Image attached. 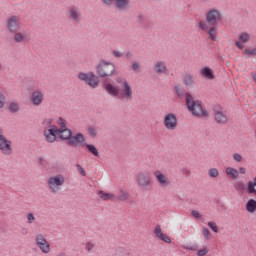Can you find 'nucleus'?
Masks as SVG:
<instances>
[{"label":"nucleus","instance_id":"f257e3e1","mask_svg":"<svg viewBox=\"0 0 256 256\" xmlns=\"http://www.w3.org/2000/svg\"><path fill=\"white\" fill-rule=\"evenodd\" d=\"M116 83L121 85V89L110 82H104L103 89H105L106 93L110 95V97H120L121 99L131 101V99H133V87H131L129 81L119 76L116 78Z\"/></svg>","mask_w":256,"mask_h":256},{"label":"nucleus","instance_id":"f03ea898","mask_svg":"<svg viewBox=\"0 0 256 256\" xmlns=\"http://www.w3.org/2000/svg\"><path fill=\"white\" fill-rule=\"evenodd\" d=\"M186 105L195 117H209V112L203 108L201 101H195L189 93L186 94Z\"/></svg>","mask_w":256,"mask_h":256},{"label":"nucleus","instance_id":"7ed1b4c3","mask_svg":"<svg viewBox=\"0 0 256 256\" xmlns=\"http://www.w3.org/2000/svg\"><path fill=\"white\" fill-rule=\"evenodd\" d=\"M96 75H99L101 79L105 77H113L117 75V70L113 62H107L104 59L100 60L99 63L95 66Z\"/></svg>","mask_w":256,"mask_h":256},{"label":"nucleus","instance_id":"20e7f679","mask_svg":"<svg viewBox=\"0 0 256 256\" xmlns=\"http://www.w3.org/2000/svg\"><path fill=\"white\" fill-rule=\"evenodd\" d=\"M48 189L51 193H59L61 191V187L65 185V176L62 174H58L56 176H52L47 180Z\"/></svg>","mask_w":256,"mask_h":256},{"label":"nucleus","instance_id":"39448f33","mask_svg":"<svg viewBox=\"0 0 256 256\" xmlns=\"http://www.w3.org/2000/svg\"><path fill=\"white\" fill-rule=\"evenodd\" d=\"M78 79H80V81H84V83L89 85L92 89H97V87H99V77H97L94 72H80L78 74Z\"/></svg>","mask_w":256,"mask_h":256},{"label":"nucleus","instance_id":"423d86ee","mask_svg":"<svg viewBox=\"0 0 256 256\" xmlns=\"http://www.w3.org/2000/svg\"><path fill=\"white\" fill-rule=\"evenodd\" d=\"M223 19V14L218 9L212 8L206 14V23L211 27H217Z\"/></svg>","mask_w":256,"mask_h":256},{"label":"nucleus","instance_id":"0eeeda50","mask_svg":"<svg viewBox=\"0 0 256 256\" xmlns=\"http://www.w3.org/2000/svg\"><path fill=\"white\" fill-rule=\"evenodd\" d=\"M136 182L142 191H147L151 185V176L149 175V172H139L136 176Z\"/></svg>","mask_w":256,"mask_h":256},{"label":"nucleus","instance_id":"6e6552de","mask_svg":"<svg viewBox=\"0 0 256 256\" xmlns=\"http://www.w3.org/2000/svg\"><path fill=\"white\" fill-rule=\"evenodd\" d=\"M35 243L37 247H39L40 251H42V253H51V244H49V242L47 241V236H45L44 234H37L35 237Z\"/></svg>","mask_w":256,"mask_h":256},{"label":"nucleus","instance_id":"1a4fd4ad","mask_svg":"<svg viewBox=\"0 0 256 256\" xmlns=\"http://www.w3.org/2000/svg\"><path fill=\"white\" fill-rule=\"evenodd\" d=\"M6 27L9 33H17V31H21V19L19 16H10L6 21Z\"/></svg>","mask_w":256,"mask_h":256},{"label":"nucleus","instance_id":"9d476101","mask_svg":"<svg viewBox=\"0 0 256 256\" xmlns=\"http://www.w3.org/2000/svg\"><path fill=\"white\" fill-rule=\"evenodd\" d=\"M0 153L6 157L13 155L12 142L5 135L0 137Z\"/></svg>","mask_w":256,"mask_h":256},{"label":"nucleus","instance_id":"9b49d317","mask_svg":"<svg viewBox=\"0 0 256 256\" xmlns=\"http://www.w3.org/2000/svg\"><path fill=\"white\" fill-rule=\"evenodd\" d=\"M66 17L69 21H72V23H81V21H83V14L77 6H72L66 13Z\"/></svg>","mask_w":256,"mask_h":256},{"label":"nucleus","instance_id":"f8f14e48","mask_svg":"<svg viewBox=\"0 0 256 256\" xmlns=\"http://www.w3.org/2000/svg\"><path fill=\"white\" fill-rule=\"evenodd\" d=\"M163 125L168 131H175L177 129L178 121L177 115L174 113H168L164 116Z\"/></svg>","mask_w":256,"mask_h":256},{"label":"nucleus","instance_id":"ddd939ff","mask_svg":"<svg viewBox=\"0 0 256 256\" xmlns=\"http://www.w3.org/2000/svg\"><path fill=\"white\" fill-rule=\"evenodd\" d=\"M43 135L47 143H55L57 141V135H59V130L57 129V126H51L49 129H44Z\"/></svg>","mask_w":256,"mask_h":256},{"label":"nucleus","instance_id":"4468645a","mask_svg":"<svg viewBox=\"0 0 256 256\" xmlns=\"http://www.w3.org/2000/svg\"><path fill=\"white\" fill-rule=\"evenodd\" d=\"M30 101L35 107H39L45 101V94L41 89H37L32 92Z\"/></svg>","mask_w":256,"mask_h":256},{"label":"nucleus","instance_id":"2eb2a0df","mask_svg":"<svg viewBox=\"0 0 256 256\" xmlns=\"http://www.w3.org/2000/svg\"><path fill=\"white\" fill-rule=\"evenodd\" d=\"M83 143H85V136L83 133H77L75 136L72 135L67 141V145H69V147H77V145H81V147H83V145H85Z\"/></svg>","mask_w":256,"mask_h":256},{"label":"nucleus","instance_id":"dca6fc26","mask_svg":"<svg viewBox=\"0 0 256 256\" xmlns=\"http://www.w3.org/2000/svg\"><path fill=\"white\" fill-rule=\"evenodd\" d=\"M113 1H115V5L119 11H125L129 7V3H131V0H102V3L111 6Z\"/></svg>","mask_w":256,"mask_h":256},{"label":"nucleus","instance_id":"f3484780","mask_svg":"<svg viewBox=\"0 0 256 256\" xmlns=\"http://www.w3.org/2000/svg\"><path fill=\"white\" fill-rule=\"evenodd\" d=\"M154 177H155L157 183H159V185H161V187H169V185H171V182L169 181V177H167V175H164L159 170H156L154 172Z\"/></svg>","mask_w":256,"mask_h":256},{"label":"nucleus","instance_id":"a211bd4d","mask_svg":"<svg viewBox=\"0 0 256 256\" xmlns=\"http://www.w3.org/2000/svg\"><path fill=\"white\" fill-rule=\"evenodd\" d=\"M154 71L158 75H165L167 73V64L164 61H156L154 64Z\"/></svg>","mask_w":256,"mask_h":256},{"label":"nucleus","instance_id":"6ab92c4d","mask_svg":"<svg viewBox=\"0 0 256 256\" xmlns=\"http://www.w3.org/2000/svg\"><path fill=\"white\" fill-rule=\"evenodd\" d=\"M154 233L160 241H164V243H171V238L163 233V230H161V225H157L155 227Z\"/></svg>","mask_w":256,"mask_h":256},{"label":"nucleus","instance_id":"aec40b11","mask_svg":"<svg viewBox=\"0 0 256 256\" xmlns=\"http://www.w3.org/2000/svg\"><path fill=\"white\" fill-rule=\"evenodd\" d=\"M12 35H14L15 43H23L27 39V32L25 30L12 32Z\"/></svg>","mask_w":256,"mask_h":256},{"label":"nucleus","instance_id":"412c9836","mask_svg":"<svg viewBox=\"0 0 256 256\" xmlns=\"http://www.w3.org/2000/svg\"><path fill=\"white\" fill-rule=\"evenodd\" d=\"M214 119L219 125H225L227 123V116L221 111L214 112Z\"/></svg>","mask_w":256,"mask_h":256},{"label":"nucleus","instance_id":"4be33fe9","mask_svg":"<svg viewBox=\"0 0 256 256\" xmlns=\"http://www.w3.org/2000/svg\"><path fill=\"white\" fill-rule=\"evenodd\" d=\"M59 139L62 141H69L71 139V136L73 135V132L71 129L66 128L65 130H58Z\"/></svg>","mask_w":256,"mask_h":256},{"label":"nucleus","instance_id":"5701e85b","mask_svg":"<svg viewBox=\"0 0 256 256\" xmlns=\"http://www.w3.org/2000/svg\"><path fill=\"white\" fill-rule=\"evenodd\" d=\"M200 73H201L202 77H205L206 79H210V81L215 79V75L213 74V70H211V68H209L207 66L202 68Z\"/></svg>","mask_w":256,"mask_h":256},{"label":"nucleus","instance_id":"b1692460","mask_svg":"<svg viewBox=\"0 0 256 256\" xmlns=\"http://www.w3.org/2000/svg\"><path fill=\"white\" fill-rule=\"evenodd\" d=\"M99 198L104 201H113L115 199V194L113 193H105L103 190L98 192Z\"/></svg>","mask_w":256,"mask_h":256},{"label":"nucleus","instance_id":"393cba45","mask_svg":"<svg viewBox=\"0 0 256 256\" xmlns=\"http://www.w3.org/2000/svg\"><path fill=\"white\" fill-rule=\"evenodd\" d=\"M247 193H249V195H256V176L254 177L253 181L248 182Z\"/></svg>","mask_w":256,"mask_h":256},{"label":"nucleus","instance_id":"a878e982","mask_svg":"<svg viewBox=\"0 0 256 256\" xmlns=\"http://www.w3.org/2000/svg\"><path fill=\"white\" fill-rule=\"evenodd\" d=\"M246 211L248 213H255L256 212V200L255 199H250L246 203Z\"/></svg>","mask_w":256,"mask_h":256},{"label":"nucleus","instance_id":"bb28decb","mask_svg":"<svg viewBox=\"0 0 256 256\" xmlns=\"http://www.w3.org/2000/svg\"><path fill=\"white\" fill-rule=\"evenodd\" d=\"M118 201H128L129 200V192H127V190H124L122 188L119 189L118 192V197H117Z\"/></svg>","mask_w":256,"mask_h":256},{"label":"nucleus","instance_id":"cd10ccee","mask_svg":"<svg viewBox=\"0 0 256 256\" xmlns=\"http://www.w3.org/2000/svg\"><path fill=\"white\" fill-rule=\"evenodd\" d=\"M183 83L186 87H191L195 83V78L191 74H185L183 77Z\"/></svg>","mask_w":256,"mask_h":256},{"label":"nucleus","instance_id":"c85d7f7f","mask_svg":"<svg viewBox=\"0 0 256 256\" xmlns=\"http://www.w3.org/2000/svg\"><path fill=\"white\" fill-rule=\"evenodd\" d=\"M226 174L232 179H237V177H239V171L233 167H227Z\"/></svg>","mask_w":256,"mask_h":256},{"label":"nucleus","instance_id":"c756f323","mask_svg":"<svg viewBox=\"0 0 256 256\" xmlns=\"http://www.w3.org/2000/svg\"><path fill=\"white\" fill-rule=\"evenodd\" d=\"M208 35H209L210 41H216L217 40V26H212L208 30Z\"/></svg>","mask_w":256,"mask_h":256},{"label":"nucleus","instance_id":"7c9ffc66","mask_svg":"<svg viewBox=\"0 0 256 256\" xmlns=\"http://www.w3.org/2000/svg\"><path fill=\"white\" fill-rule=\"evenodd\" d=\"M174 90L176 91V95L179 99H182V97H185V89L181 86V84H178L174 87Z\"/></svg>","mask_w":256,"mask_h":256},{"label":"nucleus","instance_id":"2f4dec72","mask_svg":"<svg viewBox=\"0 0 256 256\" xmlns=\"http://www.w3.org/2000/svg\"><path fill=\"white\" fill-rule=\"evenodd\" d=\"M250 39H251V36L247 32H242L239 35V42L240 43H249Z\"/></svg>","mask_w":256,"mask_h":256},{"label":"nucleus","instance_id":"473e14b6","mask_svg":"<svg viewBox=\"0 0 256 256\" xmlns=\"http://www.w3.org/2000/svg\"><path fill=\"white\" fill-rule=\"evenodd\" d=\"M85 147H87L88 151L94 155V157H99V150H97V147L93 144H85Z\"/></svg>","mask_w":256,"mask_h":256},{"label":"nucleus","instance_id":"72a5a7b5","mask_svg":"<svg viewBox=\"0 0 256 256\" xmlns=\"http://www.w3.org/2000/svg\"><path fill=\"white\" fill-rule=\"evenodd\" d=\"M113 256H131V253L125 248H119L115 251Z\"/></svg>","mask_w":256,"mask_h":256},{"label":"nucleus","instance_id":"f704fd0d","mask_svg":"<svg viewBox=\"0 0 256 256\" xmlns=\"http://www.w3.org/2000/svg\"><path fill=\"white\" fill-rule=\"evenodd\" d=\"M19 104L17 102H11L9 105L10 113H18L19 111Z\"/></svg>","mask_w":256,"mask_h":256},{"label":"nucleus","instance_id":"c9c22d12","mask_svg":"<svg viewBox=\"0 0 256 256\" xmlns=\"http://www.w3.org/2000/svg\"><path fill=\"white\" fill-rule=\"evenodd\" d=\"M52 124H53V118H45L42 121V125L45 128L49 127V129H51V127H55V125H52Z\"/></svg>","mask_w":256,"mask_h":256},{"label":"nucleus","instance_id":"e433bc0d","mask_svg":"<svg viewBox=\"0 0 256 256\" xmlns=\"http://www.w3.org/2000/svg\"><path fill=\"white\" fill-rule=\"evenodd\" d=\"M26 219L28 225H33V223H35L36 221L35 214H33L32 212L27 213Z\"/></svg>","mask_w":256,"mask_h":256},{"label":"nucleus","instance_id":"4c0bfd02","mask_svg":"<svg viewBox=\"0 0 256 256\" xmlns=\"http://www.w3.org/2000/svg\"><path fill=\"white\" fill-rule=\"evenodd\" d=\"M58 125L60 126V128L58 129V131H64L65 129H68L67 128V124H66V122H65V119H63L62 117H60L59 119H58Z\"/></svg>","mask_w":256,"mask_h":256},{"label":"nucleus","instance_id":"58836bf2","mask_svg":"<svg viewBox=\"0 0 256 256\" xmlns=\"http://www.w3.org/2000/svg\"><path fill=\"white\" fill-rule=\"evenodd\" d=\"M244 55H248V57H251V56H253V57H256V48H246L245 50H244Z\"/></svg>","mask_w":256,"mask_h":256},{"label":"nucleus","instance_id":"ea45409f","mask_svg":"<svg viewBox=\"0 0 256 256\" xmlns=\"http://www.w3.org/2000/svg\"><path fill=\"white\" fill-rule=\"evenodd\" d=\"M208 175L209 177H211L212 179H215L218 175H219V170H217V168H211L208 171Z\"/></svg>","mask_w":256,"mask_h":256},{"label":"nucleus","instance_id":"a19ab883","mask_svg":"<svg viewBox=\"0 0 256 256\" xmlns=\"http://www.w3.org/2000/svg\"><path fill=\"white\" fill-rule=\"evenodd\" d=\"M93 249H95V244L92 241H89V242L85 243V250L88 253H91V251H93Z\"/></svg>","mask_w":256,"mask_h":256},{"label":"nucleus","instance_id":"79ce46f5","mask_svg":"<svg viewBox=\"0 0 256 256\" xmlns=\"http://www.w3.org/2000/svg\"><path fill=\"white\" fill-rule=\"evenodd\" d=\"M234 187L238 193H243V191H245V184H243V182L236 183Z\"/></svg>","mask_w":256,"mask_h":256},{"label":"nucleus","instance_id":"37998d69","mask_svg":"<svg viewBox=\"0 0 256 256\" xmlns=\"http://www.w3.org/2000/svg\"><path fill=\"white\" fill-rule=\"evenodd\" d=\"M88 133H89L90 137H92V138L97 137V128L90 126L88 128Z\"/></svg>","mask_w":256,"mask_h":256},{"label":"nucleus","instance_id":"c03bdc74","mask_svg":"<svg viewBox=\"0 0 256 256\" xmlns=\"http://www.w3.org/2000/svg\"><path fill=\"white\" fill-rule=\"evenodd\" d=\"M207 253H209V248H207V246L197 251L198 256H205Z\"/></svg>","mask_w":256,"mask_h":256},{"label":"nucleus","instance_id":"a18cd8bd","mask_svg":"<svg viewBox=\"0 0 256 256\" xmlns=\"http://www.w3.org/2000/svg\"><path fill=\"white\" fill-rule=\"evenodd\" d=\"M184 249H187V251H197V249H199V245H186L184 246Z\"/></svg>","mask_w":256,"mask_h":256},{"label":"nucleus","instance_id":"49530a36","mask_svg":"<svg viewBox=\"0 0 256 256\" xmlns=\"http://www.w3.org/2000/svg\"><path fill=\"white\" fill-rule=\"evenodd\" d=\"M208 227H210V229H212L214 233L219 232V228L217 227V224H215V222H208Z\"/></svg>","mask_w":256,"mask_h":256},{"label":"nucleus","instance_id":"de8ad7c7","mask_svg":"<svg viewBox=\"0 0 256 256\" xmlns=\"http://www.w3.org/2000/svg\"><path fill=\"white\" fill-rule=\"evenodd\" d=\"M180 172L186 177H191V170H189L187 167L181 168Z\"/></svg>","mask_w":256,"mask_h":256},{"label":"nucleus","instance_id":"09e8293b","mask_svg":"<svg viewBox=\"0 0 256 256\" xmlns=\"http://www.w3.org/2000/svg\"><path fill=\"white\" fill-rule=\"evenodd\" d=\"M233 159L234 161H236L237 163H241V161H243V156L239 153H235L233 155Z\"/></svg>","mask_w":256,"mask_h":256},{"label":"nucleus","instance_id":"8fccbe9b","mask_svg":"<svg viewBox=\"0 0 256 256\" xmlns=\"http://www.w3.org/2000/svg\"><path fill=\"white\" fill-rule=\"evenodd\" d=\"M77 170L79 171V173L82 175V177H85V175H87V173L85 172V169L83 167H81L80 164H76Z\"/></svg>","mask_w":256,"mask_h":256},{"label":"nucleus","instance_id":"3c124183","mask_svg":"<svg viewBox=\"0 0 256 256\" xmlns=\"http://www.w3.org/2000/svg\"><path fill=\"white\" fill-rule=\"evenodd\" d=\"M202 233H203L205 239L209 240V237H210V235H211V232L209 231V228H204V229L202 230Z\"/></svg>","mask_w":256,"mask_h":256},{"label":"nucleus","instance_id":"603ef678","mask_svg":"<svg viewBox=\"0 0 256 256\" xmlns=\"http://www.w3.org/2000/svg\"><path fill=\"white\" fill-rule=\"evenodd\" d=\"M199 27L202 31H207L209 29V26H207V24L202 21L199 22Z\"/></svg>","mask_w":256,"mask_h":256},{"label":"nucleus","instance_id":"864d4df0","mask_svg":"<svg viewBox=\"0 0 256 256\" xmlns=\"http://www.w3.org/2000/svg\"><path fill=\"white\" fill-rule=\"evenodd\" d=\"M5 105V95L0 93V109H3Z\"/></svg>","mask_w":256,"mask_h":256},{"label":"nucleus","instance_id":"5fc2aeb1","mask_svg":"<svg viewBox=\"0 0 256 256\" xmlns=\"http://www.w3.org/2000/svg\"><path fill=\"white\" fill-rule=\"evenodd\" d=\"M112 55H114V57H116L117 59L123 57V53L117 51V50H113L112 51Z\"/></svg>","mask_w":256,"mask_h":256},{"label":"nucleus","instance_id":"6e6d98bb","mask_svg":"<svg viewBox=\"0 0 256 256\" xmlns=\"http://www.w3.org/2000/svg\"><path fill=\"white\" fill-rule=\"evenodd\" d=\"M139 67H141V65H139L138 62H134V63L132 64V70H133L135 73H137V70L139 69Z\"/></svg>","mask_w":256,"mask_h":256},{"label":"nucleus","instance_id":"4d7b16f0","mask_svg":"<svg viewBox=\"0 0 256 256\" xmlns=\"http://www.w3.org/2000/svg\"><path fill=\"white\" fill-rule=\"evenodd\" d=\"M192 216L195 219H200L201 218V214H199L196 210H192Z\"/></svg>","mask_w":256,"mask_h":256},{"label":"nucleus","instance_id":"13d9d810","mask_svg":"<svg viewBox=\"0 0 256 256\" xmlns=\"http://www.w3.org/2000/svg\"><path fill=\"white\" fill-rule=\"evenodd\" d=\"M137 23H143V14L137 16Z\"/></svg>","mask_w":256,"mask_h":256},{"label":"nucleus","instance_id":"bf43d9fd","mask_svg":"<svg viewBox=\"0 0 256 256\" xmlns=\"http://www.w3.org/2000/svg\"><path fill=\"white\" fill-rule=\"evenodd\" d=\"M239 173H241V175H245V173H247V169H245L244 167H240Z\"/></svg>","mask_w":256,"mask_h":256},{"label":"nucleus","instance_id":"052dcab7","mask_svg":"<svg viewBox=\"0 0 256 256\" xmlns=\"http://www.w3.org/2000/svg\"><path fill=\"white\" fill-rule=\"evenodd\" d=\"M235 45H236V47H238V49H243V47H244L243 44H241L240 41H236Z\"/></svg>","mask_w":256,"mask_h":256},{"label":"nucleus","instance_id":"680f3d73","mask_svg":"<svg viewBox=\"0 0 256 256\" xmlns=\"http://www.w3.org/2000/svg\"><path fill=\"white\" fill-rule=\"evenodd\" d=\"M29 233V231L27 230V228H22L21 229V234L22 235H27Z\"/></svg>","mask_w":256,"mask_h":256},{"label":"nucleus","instance_id":"e2e57ef3","mask_svg":"<svg viewBox=\"0 0 256 256\" xmlns=\"http://www.w3.org/2000/svg\"><path fill=\"white\" fill-rule=\"evenodd\" d=\"M56 256H67V254H66L65 252H61V253H59V254L56 255Z\"/></svg>","mask_w":256,"mask_h":256},{"label":"nucleus","instance_id":"0e129e2a","mask_svg":"<svg viewBox=\"0 0 256 256\" xmlns=\"http://www.w3.org/2000/svg\"><path fill=\"white\" fill-rule=\"evenodd\" d=\"M251 75H252V78H253L254 82L256 83V74L252 73Z\"/></svg>","mask_w":256,"mask_h":256},{"label":"nucleus","instance_id":"69168bd1","mask_svg":"<svg viewBox=\"0 0 256 256\" xmlns=\"http://www.w3.org/2000/svg\"><path fill=\"white\" fill-rule=\"evenodd\" d=\"M38 163H40V165L43 163V157L38 158Z\"/></svg>","mask_w":256,"mask_h":256},{"label":"nucleus","instance_id":"338daca9","mask_svg":"<svg viewBox=\"0 0 256 256\" xmlns=\"http://www.w3.org/2000/svg\"><path fill=\"white\" fill-rule=\"evenodd\" d=\"M3 129L0 128V138L3 137Z\"/></svg>","mask_w":256,"mask_h":256},{"label":"nucleus","instance_id":"774afa93","mask_svg":"<svg viewBox=\"0 0 256 256\" xmlns=\"http://www.w3.org/2000/svg\"><path fill=\"white\" fill-rule=\"evenodd\" d=\"M1 67H2V65H1V63H0V69H1Z\"/></svg>","mask_w":256,"mask_h":256}]
</instances>
